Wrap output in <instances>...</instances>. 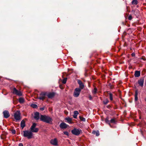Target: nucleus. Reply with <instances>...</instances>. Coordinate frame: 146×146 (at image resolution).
Masks as SVG:
<instances>
[{
  "label": "nucleus",
  "mask_w": 146,
  "mask_h": 146,
  "mask_svg": "<svg viewBox=\"0 0 146 146\" xmlns=\"http://www.w3.org/2000/svg\"><path fill=\"white\" fill-rule=\"evenodd\" d=\"M132 54L133 55H134V54H133V53H132Z\"/></svg>",
  "instance_id": "42"
},
{
  "label": "nucleus",
  "mask_w": 146,
  "mask_h": 146,
  "mask_svg": "<svg viewBox=\"0 0 146 146\" xmlns=\"http://www.w3.org/2000/svg\"><path fill=\"white\" fill-rule=\"evenodd\" d=\"M104 104L106 105L109 102V101L107 99H105L103 102Z\"/></svg>",
  "instance_id": "24"
},
{
  "label": "nucleus",
  "mask_w": 146,
  "mask_h": 146,
  "mask_svg": "<svg viewBox=\"0 0 146 146\" xmlns=\"http://www.w3.org/2000/svg\"><path fill=\"white\" fill-rule=\"evenodd\" d=\"M60 88L61 89H63L64 88L62 86V85H60Z\"/></svg>",
  "instance_id": "34"
},
{
  "label": "nucleus",
  "mask_w": 146,
  "mask_h": 146,
  "mask_svg": "<svg viewBox=\"0 0 146 146\" xmlns=\"http://www.w3.org/2000/svg\"><path fill=\"white\" fill-rule=\"evenodd\" d=\"M145 100L146 101V98H145Z\"/></svg>",
  "instance_id": "40"
},
{
  "label": "nucleus",
  "mask_w": 146,
  "mask_h": 146,
  "mask_svg": "<svg viewBox=\"0 0 146 146\" xmlns=\"http://www.w3.org/2000/svg\"><path fill=\"white\" fill-rule=\"evenodd\" d=\"M64 134L67 135H68V133L67 132V131H64Z\"/></svg>",
  "instance_id": "31"
},
{
  "label": "nucleus",
  "mask_w": 146,
  "mask_h": 146,
  "mask_svg": "<svg viewBox=\"0 0 146 146\" xmlns=\"http://www.w3.org/2000/svg\"><path fill=\"white\" fill-rule=\"evenodd\" d=\"M34 119L36 120H38L39 118V113L38 112H36L34 114Z\"/></svg>",
  "instance_id": "14"
},
{
  "label": "nucleus",
  "mask_w": 146,
  "mask_h": 146,
  "mask_svg": "<svg viewBox=\"0 0 146 146\" xmlns=\"http://www.w3.org/2000/svg\"><path fill=\"white\" fill-rule=\"evenodd\" d=\"M138 3V1L137 0H133L131 2V4L132 5H137Z\"/></svg>",
  "instance_id": "21"
},
{
  "label": "nucleus",
  "mask_w": 146,
  "mask_h": 146,
  "mask_svg": "<svg viewBox=\"0 0 146 146\" xmlns=\"http://www.w3.org/2000/svg\"><path fill=\"white\" fill-rule=\"evenodd\" d=\"M116 122V121L115 118L112 119L110 121V123H115Z\"/></svg>",
  "instance_id": "25"
},
{
  "label": "nucleus",
  "mask_w": 146,
  "mask_h": 146,
  "mask_svg": "<svg viewBox=\"0 0 146 146\" xmlns=\"http://www.w3.org/2000/svg\"><path fill=\"white\" fill-rule=\"evenodd\" d=\"M65 119L67 121L68 123H72V121L71 118L69 117H68L66 118Z\"/></svg>",
  "instance_id": "19"
},
{
  "label": "nucleus",
  "mask_w": 146,
  "mask_h": 146,
  "mask_svg": "<svg viewBox=\"0 0 146 146\" xmlns=\"http://www.w3.org/2000/svg\"><path fill=\"white\" fill-rule=\"evenodd\" d=\"M21 126L23 129L25 126V121L24 120H23L21 123Z\"/></svg>",
  "instance_id": "16"
},
{
  "label": "nucleus",
  "mask_w": 146,
  "mask_h": 146,
  "mask_svg": "<svg viewBox=\"0 0 146 146\" xmlns=\"http://www.w3.org/2000/svg\"><path fill=\"white\" fill-rule=\"evenodd\" d=\"M19 146H23V145L22 143H20L19 145Z\"/></svg>",
  "instance_id": "37"
},
{
  "label": "nucleus",
  "mask_w": 146,
  "mask_h": 146,
  "mask_svg": "<svg viewBox=\"0 0 146 146\" xmlns=\"http://www.w3.org/2000/svg\"><path fill=\"white\" fill-rule=\"evenodd\" d=\"M19 102L21 103H23L24 102V100L23 98H20L19 99Z\"/></svg>",
  "instance_id": "20"
},
{
  "label": "nucleus",
  "mask_w": 146,
  "mask_h": 146,
  "mask_svg": "<svg viewBox=\"0 0 146 146\" xmlns=\"http://www.w3.org/2000/svg\"><path fill=\"white\" fill-rule=\"evenodd\" d=\"M73 117L74 118H76L77 115L79 113L78 111H75L74 112Z\"/></svg>",
  "instance_id": "18"
},
{
  "label": "nucleus",
  "mask_w": 146,
  "mask_h": 146,
  "mask_svg": "<svg viewBox=\"0 0 146 146\" xmlns=\"http://www.w3.org/2000/svg\"><path fill=\"white\" fill-rule=\"evenodd\" d=\"M77 82L78 84L79 85V88L80 89H81V90L84 87V85L82 82L80 80H77Z\"/></svg>",
  "instance_id": "10"
},
{
  "label": "nucleus",
  "mask_w": 146,
  "mask_h": 146,
  "mask_svg": "<svg viewBox=\"0 0 146 146\" xmlns=\"http://www.w3.org/2000/svg\"><path fill=\"white\" fill-rule=\"evenodd\" d=\"M72 133L76 135H78L82 133V130L80 129L74 128L71 131Z\"/></svg>",
  "instance_id": "3"
},
{
  "label": "nucleus",
  "mask_w": 146,
  "mask_h": 146,
  "mask_svg": "<svg viewBox=\"0 0 146 146\" xmlns=\"http://www.w3.org/2000/svg\"><path fill=\"white\" fill-rule=\"evenodd\" d=\"M89 98L90 100H91L92 99V98L91 95L89 96Z\"/></svg>",
  "instance_id": "38"
},
{
  "label": "nucleus",
  "mask_w": 146,
  "mask_h": 146,
  "mask_svg": "<svg viewBox=\"0 0 146 146\" xmlns=\"http://www.w3.org/2000/svg\"><path fill=\"white\" fill-rule=\"evenodd\" d=\"M50 144L54 146L58 145V141L56 138L52 139L50 141Z\"/></svg>",
  "instance_id": "7"
},
{
  "label": "nucleus",
  "mask_w": 146,
  "mask_h": 146,
  "mask_svg": "<svg viewBox=\"0 0 146 146\" xmlns=\"http://www.w3.org/2000/svg\"><path fill=\"white\" fill-rule=\"evenodd\" d=\"M138 83L139 85L141 87H143V85L144 80L143 79H141L138 81Z\"/></svg>",
  "instance_id": "13"
},
{
  "label": "nucleus",
  "mask_w": 146,
  "mask_h": 146,
  "mask_svg": "<svg viewBox=\"0 0 146 146\" xmlns=\"http://www.w3.org/2000/svg\"><path fill=\"white\" fill-rule=\"evenodd\" d=\"M46 95V93L45 92H42L41 93L40 96L38 97V99L40 100H44L45 99V96Z\"/></svg>",
  "instance_id": "9"
},
{
  "label": "nucleus",
  "mask_w": 146,
  "mask_h": 146,
  "mask_svg": "<svg viewBox=\"0 0 146 146\" xmlns=\"http://www.w3.org/2000/svg\"><path fill=\"white\" fill-rule=\"evenodd\" d=\"M109 96H110V100L111 101L112 100H113V95L112 94L110 93L109 94Z\"/></svg>",
  "instance_id": "27"
},
{
  "label": "nucleus",
  "mask_w": 146,
  "mask_h": 146,
  "mask_svg": "<svg viewBox=\"0 0 146 146\" xmlns=\"http://www.w3.org/2000/svg\"><path fill=\"white\" fill-rule=\"evenodd\" d=\"M132 54L133 55H134V54H133V53H132Z\"/></svg>",
  "instance_id": "41"
},
{
  "label": "nucleus",
  "mask_w": 146,
  "mask_h": 146,
  "mask_svg": "<svg viewBox=\"0 0 146 146\" xmlns=\"http://www.w3.org/2000/svg\"><path fill=\"white\" fill-rule=\"evenodd\" d=\"M138 100L137 96H135V100L137 101Z\"/></svg>",
  "instance_id": "35"
},
{
  "label": "nucleus",
  "mask_w": 146,
  "mask_h": 146,
  "mask_svg": "<svg viewBox=\"0 0 146 146\" xmlns=\"http://www.w3.org/2000/svg\"><path fill=\"white\" fill-rule=\"evenodd\" d=\"M40 110H44V108H40Z\"/></svg>",
  "instance_id": "39"
},
{
  "label": "nucleus",
  "mask_w": 146,
  "mask_h": 146,
  "mask_svg": "<svg viewBox=\"0 0 146 146\" xmlns=\"http://www.w3.org/2000/svg\"><path fill=\"white\" fill-rule=\"evenodd\" d=\"M132 19V17L131 16H129L128 17V19L129 20H131Z\"/></svg>",
  "instance_id": "33"
},
{
  "label": "nucleus",
  "mask_w": 146,
  "mask_h": 146,
  "mask_svg": "<svg viewBox=\"0 0 146 146\" xmlns=\"http://www.w3.org/2000/svg\"><path fill=\"white\" fill-rule=\"evenodd\" d=\"M80 119L82 121H85V119L83 117H82L81 116L79 117Z\"/></svg>",
  "instance_id": "30"
},
{
  "label": "nucleus",
  "mask_w": 146,
  "mask_h": 146,
  "mask_svg": "<svg viewBox=\"0 0 146 146\" xmlns=\"http://www.w3.org/2000/svg\"><path fill=\"white\" fill-rule=\"evenodd\" d=\"M67 79L66 78H65L64 79H63L62 82L63 84H65L66 83Z\"/></svg>",
  "instance_id": "29"
},
{
  "label": "nucleus",
  "mask_w": 146,
  "mask_h": 146,
  "mask_svg": "<svg viewBox=\"0 0 146 146\" xmlns=\"http://www.w3.org/2000/svg\"><path fill=\"white\" fill-rule=\"evenodd\" d=\"M140 75V72L138 71H135V76L136 77H139Z\"/></svg>",
  "instance_id": "17"
},
{
  "label": "nucleus",
  "mask_w": 146,
  "mask_h": 146,
  "mask_svg": "<svg viewBox=\"0 0 146 146\" xmlns=\"http://www.w3.org/2000/svg\"><path fill=\"white\" fill-rule=\"evenodd\" d=\"M36 124L35 123H33L31 126L30 130L31 131L32 133H36L38 131V128H36Z\"/></svg>",
  "instance_id": "4"
},
{
  "label": "nucleus",
  "mask_w": 146,
  "mask_h": 146,
  "mask_svg": "<svg viewBox=\"0 0 146 146\" xmlns=\"http://www.w3.org/2000/svg\"><path fill=\"white\" fill-rule=\"evenodd\" d=\"M60 127L62 129H65L67 127V125L64 123H62L60 125Z\"/></svg>",
  "instance_id": "12"
},
{
  "label": "nucleus",
  "mask_w": 146,
  "mask_h": 146,
  "mask_svg": "<svg viewBox=\"0 0 146 146\" xmlns=\"http://www.w3.org/2000/svg\"><path fill=\"white\" fill-rule=\"evenodd\" d=\"M138 95V91L137 90L135 91V96H137Z\"/></svg>",
  "instance_id": "32"
},
{
  "label": "nucleus",
  "mask_w": 146,
  "mask_h": 146,
  "mask_svg": "<svg viewBox=\"0 0 146 146\" xmlns=\"http://www.w3.org/2000/svg\"><path fill=\"white\" fill-rule=\"evenodd\" d=\"M93 133L94 134H96V135L97 136H98L100 135L99 131H93Z\"/></svg>",
  "instance_id": "22"
},
{
  "label": "nucleus",
  "mask_w": 146,
  "mask_h": 146,
  "mask_svg": "<svg viewBox=\"0 0 146 146\" xmlns=\"http://www.w3.org/2000/svg\"><path fill=\"white\" fill-rule=\"evenodd\" d=\"M12 133H13V134H15V133L16 131L15 130H13L12 131Z\"/></svg>",
  "instance_id": "36"
},
{
  "label": "nucleus",
  "mask_w": 146,
  "mask_h": 146,
  "mask_svg": "<svg viewBox=\"0 0 146 146\" xmlns=\"http://www.w3.org/2000/svg\"><path fill=\"white\" fill-rule=\"evenodd\" d=\"M81 90L79 88H76L74 92L73 96L74 97H78L80 94Z\"/></svg>",
  "instance_id": "6"
},
{
  "label": "nucleus",
  "mask_w": 146,
  "mask_h": 146,
  "mask_svg": "<svg viewBox=\"0 0 146 146\" xmlns=\"http://www.w3.org/2000/svg\"><path fill=\"white\" fill-rule=\"evenodd\" d=\"M31 106L33 108H36L37 107V106L35 104H32Z\"/></svg>",
  "instance_id": "28"
},
{
  "label": "nucleus",
  "mask_w": 146,
  "mask_h": 146,
  "mask_svg": "<svg viewBox=\"0 0 146 146\" xmlns=\"http://www.w3.org/2000/svg\"><path fill=\"white\" fill-rule=\"evenodd\" d=\"M13 93L19 96L22 95L21 92L17 90L15 88H14L13 89Z\"/></svg>",
  "instance_id": "8"
},
{
  "label": "nucleus",
  "mask_w": 146,
  "mask_h": 146,
  "mask_svg": "<svg viewBox=\"0 0 146 146\" xmlns=\"http://www.w3.org/2000/svg\"><path fill=\"white\" fill-rule=\"evenodd\" d=\"M105 121L106 123H108L109 124V125H110V127H111V125L110 124V121L109 120V119L108 117L106 118V120H105Z\"/></svg>",
  "instance_id": "23"
},
{
  "label": "nucleus",
  "mask_w": 146,
  "mask_h": 146,
  "mask_svg": "<svg viewBox=\"0 0 146 146\" xmlns=\"http://www.w3.org/2000/svg\"><path fill=\"white\" fill-rule=\"evenodd\" d=\"M23 136L29 139H30L32 137L33 134L31 131L26 130L23 131Z\"/></svg>",
  "instance_id": "2"
},
{
  "label": "nucleus",
  "mask_w": 146,
  "mask_h": 146,
  "mask_svg": "<svg viewBox=\"0 0 146 146\" xmlns=\"http://www.w3.org/2000/svg\"><path fill=\"white\" fill-rule=\"evenodd\" d=\"M54 93L53 92L50 93L47 95V96L48 98H52L54 96Z\"/></svg>",
  "instance_id": "15"
},
{
  "label": "nucleus",
  "mask_w": 146,
  "mask_h": 146,
  "mask_svg": "<svg viewBox=\"0 0 146 146\" xmlns=\"http://www.w3.org/2000/svg\"><path fill=\"white\" fill-rule=\"evenodd\" d=\"M4 117L5 118H7L10 116V114L8 111L5 110L3 112Z\"/></svg>",
  "instance_id": "11"
},
{
  "label": "nucleus",
  "mask_w": 146,
  "mask_h": 146,
  "mask_svg": "<svg viewBox=\"0 0 146 146\" xmlns=\"http://www.w3.org/2000/svg\"><path fill=\"white\" fill-rule=\"evenodd\" d=\"M41 121L47 123L51 124L52 123V119L50 117L45 115H41L40 117Z\"/></svg>",
  "instance_id": "1"
},
{
  "label": "nucleus",
  "mask_w": 146,
  "mask_h": 146,
  "mask_svg": "<svg viewBox=\"0 0 146 146\" xmlns=\"http://www.w3.org/2000/svg\"><path fill=\"white\" fill-rule=\"evenodd\" d=\"M97 91V89L95 87L94 88V90L92 91V92L93 94H95L96 93Z\"/></svg>",
  "instance_id": "26"
},
{
  "label": "nucleus",
  "mask_w": 146,
  "mask_h": 146,
  "mask_svg": "<svg viewBox=\"0 0 146 146\" xmlns=\"http://www.w3.org/2000/svg\"><path fill=\"white\" fill-rule=\"evenodd\" d=\"M14 117L15 119L17 121H19L20 120L21 118V113L20 111H17L14 113Z\"/></svg>",
  "instance_id": "5"
}]
</instances>
